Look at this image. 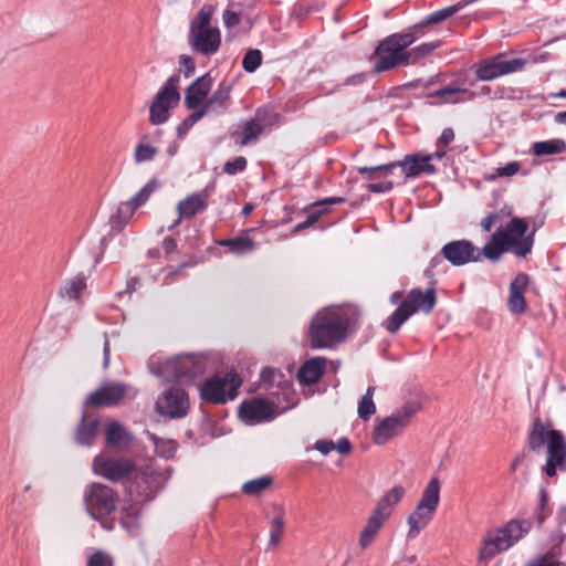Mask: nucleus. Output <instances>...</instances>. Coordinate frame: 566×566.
Returning a JSON list of instances; mask_svg holds the SVG:
<instances>
[{"label": "nucleus", "mask_w": 566, "mask_h": 566, "mask_svg": "<svg viewBox=\"0 0 566 566\" xmlns=\"http://www.w3.org/2000/svg\"><path fill=\"white\" fill-rule=\"evenodd\" d=\"M260 382L266 398L253 397L239 406V418L248 426L272 421L300 402L292 379L283 373L269 366L263 367Z\"/></svg>", "instance_id": "1"}, {"label": "nucleus", "mask_w": 566, "mask_h": 566, "mask_svg": "<svg viewBox=\"0 0 566 566\" xmlns=\"http://www.w3.org/2000/svg\"><path fill=\"white\" fill-rule=\"evenodd\" d=\"M418 30L419 27L415 25L407 32L392 33L382 39L373 54V59L376 60L374 71H390L427 60L441 42H427L411 48L419 39Z\"/></svg>", "instance_id": "2"}, {"label": "nucleus", "mask_w": 566, "mask_h": 566, "mask_svg": "<svg viewBox=\"0 0 566 566\" xmlns=\"http://www.w3.org/2000/svg\"><path fill=\"white\" fill-rule=\"evenodd\" d=\"M356 306L343 310H322L311 319L307 338L312 349H331L343 343L348 334L356 331L360 322Z\"/></svg>", "instance_id": "3"}, {"label": "nucleus", "mask_w": 566, "mask_h": 566, "mask_svg": "<svg viewBox=\"0 0 566 566\" xmlns=\"http://www.w3.org/2000/svg\"><path fill=\"white\" fill-rule=\"evenodd\" d=\"M528 231V222L524 218L513 217L505 228H499L480 250L481 259L497 262L502 254L512 252L517 258H526L533 250V239L525 237Z\"/></svg>", "instance_id": "4"}, {"label": "nucleus", "mask_w": 566, "mask_h": 566, "mask_svg": "<svg viewBox=\"0 0 566 566\" xmlns=\"http://www.w3.org/2000/svg\"><path fill=\"white\" fill-rule=\"evenodd\" d=\"M552 423H543L539 417L533 420L532 429L527 433V446L533 452H538L547 446V455L542 471L547 478H554L557 471L566 472V441L562 431L548 429Z\"/></svg>", "instance_id": "5"}, {"label": "nucleus", "mask_w": 566, "mask_h": 566, "mask_svg": "<svg viewBox=\"0 0 566 566\" xmlns=\"http://www.w3.org/2000/svg\"><path fill=\"white\" fill-rule=\"evenodd\" d=\"M207 358L202 355L179 354L160 360L151 356L148 360L149 371L165 382L192 384L207 370Z\"/></svg>", "instance_id": "6"}, {"label": "nucleus", "mask_w": 566, "mask_h": 566, "mask_svg": "<svg viewBox=\"0 0 566 566\" xmlns=\"http://www.w3.org/2000/svg\"><path fill=\"white\" fill-rule=\"evenodd\" d=\"M172 471V468H163L155 462H149L139 468L136 467L127 486L129 494H135L140 503L151 502L165 489Z\"/></svg>", "instance_id": "7"}, {"label": "nucleus", "mask_w": 566, "mask_h": 566, "mask_svg": "<svg viewBox=\"0 0 566 566\" xmlns=\"http://www.w3.org/2000/svg\"><path fill=\"white\" fill-rule=\"evenodd\" d=\"M118 494L111 486L93 482L88 484L83 494V503L87 514L95 521H98L103 528L112 531L115 526V520L112 517L116 513Z\"/></svg>", "instance_id": "8"}, {"label": "nucleus", "mask_w": 566, "mask_h": 566, "mask_svg": "<svg viewBox=\"0 0 566 566\" xmlns=\"http://www.w3.org/2000/svg\"><path fill=\"white\" fill-rule=\"evenodd\" d=\"M213 13L212 4H203L189 28L190 46L193 51L208 56L217 53L221 45L220 30L217 27H211Z\"/></svg>", "instance_id": "9"}, {"label": "nucleus", "mask_w": 566, "mask_h": 566, "mask_svg": "<svg viewBox=\"0 0 566 566\" xmlns=\"http://www.w3.org/2000/svg\"><path fill=\"white\" fill-rule=\"evenodd\" d=\"M418 409L419 405L417 402H406L400 409L385 417L374 428L373 442L382 446L400 434Z\"/></svg>", "instance_id": "10"}, {"label": "nucleus", "mask_w": 566, "mask_h": 566, "mask_svg": "<svg viewBox=\"0 0 566 566\" xmlns=\"http://www.w3.org/2000/svg\"><path fill=\"white\" fill-rule=\"evenodd\" d=\"M179 80V73L172 74L155 95L149 106V122L151 125L159 126L169 119L170 106L180 101L177 87Z\"/></svg>", "instance_id": "11"}, {"label": "nucleus", "mask_w": 566, "mask_h": 566, "mask_svg": "<svg viewBox=\"0 0 566 566\" xmlns=\"http://www.w3.org/2000/svg\"><path fill=\"white\" fill-rule=\"evenodd\" d=\"M548 52L537 49L525 56L506 59L505 53L484 59L474 65L475 71H516L548 59Z\"/></svg>", "instance_id": "12"}, {"label": "nucleus", "mask_w": 566, "mask_h": 566, "mask_svg": "<svg viewBox=\"0 0 566 566\" xmlns=\"http://www.w3.org/2000/svg\"><path fill=\"white\" fill-rule=\"evenodd\" d=\"M93 468L96 474L113 482H120L130 479L136 471L135 461L127 458H114L97 455L93 460Z\"/></svg>", "instance_id": "13"}, {"label": "nucleus", "mask_w": 566, "mask_h": 566, "mask_svg": "<svg viewBox=\"0 0 566 566\" xmlns=\"http://www.w3.org/2000/svg\"><path fill=\"white\" fill-rule=\"evenodd\" d=\"M156 411L169 419L184 418L189 410V397L185 389L170 387L166 389L155 403Z\"/></svg>", "instance_id": "14"}, {"label": "nucleus", "mask_w": 566, "mask_h": 566, "mask_svg": "<svg viewBox=\"0 0 566 566\" xmlns=\"http://www.w3.org/2000/svg\"><path fill=\"white\" fill-rule=\"evenodd\" d=\"M227 386V378H220L218 376L208 378L201 386L200 398L211 403H224L228 400H232L237 397L238 388L241 386V379L238 377L231 378L228 395L226 394Z\"/></svg>", "instance_id": "15"}, {"label": "nucleus", "mask_w": 566, "mask_h": 566, "mask_svg": "<svg viewBox=\"0 0 566 566\" xmlns=\"http://www.w3.org/2000/svg\"><path fill=\"white\" fill-rule=\"evenodd\" d=\"M442 254L452 266H463L481 261V253L472 241L467 239L452 240L443 244Z\"/></svg>", "instance_id": "16"}, {"label": "nucleus", "mask_w": 566, "mask_h": 566, "mask_svg": "<svg viewBox=\"0 0 566 566\" xmlns=\"http://www.w3.org/2000/svg\"><path fill=\"white\" fill-rule=\"evenodd\" d=\"M88 406L82 405L81 418L74 429V442L84 448H92L97 439L101 421L97 415L88 411Z\"/></svg>", "instance_id": "17"}, {"label": "nucleus", "mask_w": 566, "mask_h": 566, "mask_svg": "<svg viewBox=\"0 0 566 566\" xmlns=\"http://www.w3.org/2000/svg\"><path fill=\"white\" fill-rule=\"evenodd\" d=\"M125 392L126 386L122 382H104L83 403L88 407H114L123 400Z\"/></svg>", "instance_id": "18"}, {"label": "nucleus", "mask_w": 566, "mask_h": 566, "mask_svg": "<svg viewBox=\"0 0 566 566\" xmlns=\"http://www.w3.org/2000/svg\"><path fill=\"white\" fill-rule=\"evenodd\" d=\"M431 155L420 153L408 154L403 159L397 160L400 175L403 176L402 184H405L407 179L416 178L421 174H434L437 168L431 164Z\"/></svg>", "instance_id": "19"}, {"label": "nucleus", "mask_w": 566, "mask_h": 566, "mask_svg": "<svg viewBox=\"0 0 566 566\" xmlns=\"http://www.w3.org/2000/svg\"><path fill=\"white\" fill-rule=\"evenodd\" d=\"M512 546V541L509 539L503 527L489 531L482 541V545L479 551V558L481 560H490L495 555L507 551Z\"/></svg>", "instance_id": "20"}, {"label": "nucleus", "mask_w": 566, "mask_h": 566, "mask_svg": "<svg viewBox=\"0 0 566 566\" xmlns=\"http://www.w3.org/2000/svg\"><path fill=\"white\" fill-rule=\"evenodd\" d=\"M528 275L526 273H518L510 283V294L507 306L512 314L520 315L526 311L527 303L525 298V291L528 284Z\"/></svg>", "instance_id": "21"}, {"label": "nucleus", "mask_w": 566, "mask_h": 566, "mask_svg": "<svg viewBox=\"0 0 566 566\" xmlns=\"http://www.w3.org/2000/svg\"><path fill=\"white\" fill-rule=\"evenodd\" d=\"M211 73H202L195 82L187 88L185 95V104L189 109H195L202 106L206 102L208 93L212 85Z\"/></svg>", "instance_id": "22"}, {"label": "nucleus", "mask_w": 566, "mask_h": 566, "mask_svg": "<svg viewBox=\"0 0 566 566\" xmlns=\"http://www.w3.org/2000/svg\"><path fill=\"white\" fill-rule=\"evenodd\" d=\"M327 359L315 356L305 360L297 371V379L303 386H312L322 378L326 370Z\"/></svg>", "instance_id": "23"}, {"label": "nucleus", "mask_w": 566, "mask_h": 566, "mask_svg": "<svg viewBox=\"0 0 566 566\" xmlns=\"http://www.w3.org/2000/svg\"><path fill=\"white\" fill-rule=\"evenodd\" d=\"M405 301L409 304L410 310H415V313L422 311L424 314H429L437 303L436 290L434 287H428L422 292L415 287L409 291Z\"/></svg>", "instance_id": "24"}, {"label": "nucleus", "mask_w": 566, "mask_h": 566, "mask_svg": "<svg viewBox=\"0 0 566 566\" xmlns=\"http://www.w3.org/2000/svg\"><path fill=\"white\" fill-rule=\"evenodd\" d=\"M132 433L116 420H111L105 430V442L117 450L128 449L132 444Z\"/></svg>", "instance_id": "25"}, {"label": "nucleus", "mask_w": 566, "mask_h": 566, "mask_svg": "<svg viewBox=\"0 0 566 566\" xmlns=\"http://www.w3.org/2000/svg\"><path fill=\"white\" fill-rule=\"evenodd\" d=\"M387 520L386 515L379 512V509L373 510L370 516L367 518L366 525L359 534L358 543L363 549L367 548L374 542Z\"/></svg>", "instance_id": "26"}, {"label": "nucleus", "mask_w": 566, "mask_h": 566, "mask_svg": "<svg viewBox=\"0 0 566 566\" xmlns=\"http://www.w3.org/2000/svg\"><path fill=\"white\" fill-rule=\"evenodd\" d=\"M436 511L429 510L420 504H417L415 510L408 516L409 530L407 533L408 538H416L420 531L423 530L433 518Z\"/></svg>", "instance_id": "27"}, {"label": "nucleus", "mask_w": 566, "mask_h": 566, "mask_svg": "<svg viewBox=\"0 0 566 566\" xmlns=\"http://www.w3.org/2000/svg\"><path fill=\"white\" fill-rule=\"evenodd\" d=\"M251 231H253V229H249L234 238L221 239L217 243L220 247L228 248L229 251L234 255H247L251 253L255 247L254 240L248 235V233Z\"/></svg>", "instance_id": "28"}, {"label": "nucleus", "mask_w": 566, "mask_h": 566, "mask_svg": "<svg viewBox=\"0 0 566 566\" xmlns=\"http://www.w3.org/2000/svg\"><path fill=\"white\" fill-rule=\"evenodd\" d=\"M430 97H439L447 104L464 103L472 99V94L459 85H446L433 91Z\"/></svg>", "instance_id": "29"}, {"label": "nucleus", "mask_w": 566, "mask_h": 566, "mask_svg": "<svg viewBox=\"0 0 566 566\" xmlns=\"http://www.w3.org/2000/svg\"><path fill=\"white\" fill-rule=\"evenodd\" d=\"M140 507L135 503H128L120 507L119 524L128 533H134L140 527Z\"/></svg>", "instance_id": "30"}, {"label": "nucleus", "mask_w": 566, "mask_h": 566, "mask_svg": "<svg viewBox=\"0 0 566 566\" xmlns=\"http://www.w3.org/2000/svg\"><path fill=\"white\" fill-rule=\"evenodd\" d=\"M413 314L415 310H410L409 304L402 300L398 307L386 319L384 326L390 334H395Z\"/></svg>", "instance_id": "31"}, {"label": "nucleus", "mask_w": 566, "mask_h": 566, "mask_svg": "<svg viewBox=\"0 0 566 566\" xmlns=\"http://www.w3.org/2000/svg\"><path fill=\"white\" fill-rule=\"evenodd\" d=\"M158 154V148L151 145L150 134H143L139 136L135 146L134 161L137 165L148 163L155 159Z\"/></svg>", "instance_id": "32"}, {"label": "nucleus", "mask_w": 566, "mask_h": 566, "mask_svg": "<svg viewBox=\"0 0 566 566\" xmlns=\"http://www.w3.org/2000/svg\"><path fill=\"white\" fill-rule=\"evenodd\" d=\"M208 205L209 202H203L200 197L191 193L178 202L177 212L180 214V218L190 219L203 211Z\"/></svg>", "instance_id": "33"}, {"label": "nucleus", "mask_w": 566, "mask_h": 566, "mask_svg": "<svg viewBox=\"0 0 566 566\" xmlns=\"http://www.w3.org/2000/svg\"><path fill=\"white\" fill-rule=\"evenodd\" d=\"M403 495V486L395 485L381 496V499L376 504L375 509H379V512L381 514H385L386 518H389L392 513V509L397 503L401 501Z\"/></svg>", "instance_id": "34"}, {"label": "nucleus", "mask_w": 566, "mask_h": 566, "mask_svg": "<svg viewBox=\"0 0 566 566\" xmlns=\"http://www.w3.org/2000/svg\"><path fill=\"white\" fill-rule=\"evenodd\" d=\"M566 151V142L562 138L535 142L532 153L537 157L558 155Z\"/></svg>", "instance_id": "35"}, {"label": "nucleus", "mask_w": 566, "mask_h": 566, "mask_svg": "<svg viewBox=\"0 0 566 566\" xmlns=\"http://www.w3.org/2000/svg\"><path fill=\"white\" fill-rule=\"evenodd\" d=\"M440 501V480L437 476L430 479L422 491L421 499L418 504L437 511Z\"/></svg>", "instance_id": "36"}, {"label": "nucleus", "mask_w": 566, "mask_h": 566, "mask_svg": "<svg viewBox=\"0 0 566 566\" xmlns=\"http://www.w3.org/2000/svg\"><path fill=\"white\" fill-rule=\"evenodd\" d=\"M502 527L514 545L528 534L532 528V522L528 520L513 518Z\"/></svg>", "instance_id": "37"}, {"label": "nucleus", "mask_w": 566, "mask_h": 566, "mask_svg": "<svg viewBox=\"0 0 566 566\" xmlns=\"http://www.w3.org/2000/svg\"><path fill=\"white\" fill-rule=\"evenodd\" d=\"M515 90L505 87L503 85L494 84H483L476 87V91L470 92L472 94V98L475 96H489L491 99H500L504 97H513Z\"/></svg>", "instance_id": "38"}, {"label": "nucleus", "mask_w": 566, "mask_h": 566, "mask_svg": "<svg viewBox=\"0 0 566 566\" xmlns=\"http://www.w3.org/2000/svg\"><path fill=\"white\" fill-rule=\"evenodd\" d=\"M262 132L263 128L261 124L258 122V119L252 118L243 125L241 132L237 130L232 134V136L239 135L241 137L239 142L240 145L245 146L256 140Z\"/></svg>", "instance_id": "39"}, {"label": "nucleus", "mask_w": 566, "mask_h": 566, "mask_svg": "<svg viewBox=\"0 0 566 566\" xmlns=\"http://www.w3.org/2000/svg\"><path fill=\"white\" fill-rule=\"evenodd\" d=\"M468 4L467 1L458 2L453 6L446 7L443 9H440L431 14H429L426 20L421 23V25H428V24H438L447 19L451 18L455 13H458L460 10H462Z\"/></svg>", "instance_id": "40"}, {"label": "nucleus", "mask_w": 566, "mask_h": 566, "mask_svg": "<svg viewBox=\"0 0 566 566\" xmlns=\"http://www.w3.org/2000/svg\"><path fill=\"white\" fill-rule=\"evenodd\" d=\"M159 187L160 182L156 178H153L127 201L137 210L147 202L150 195Z\"/></svg>", "instance_id": "41"}, {"label": "nucleus", "mask_w": 566, "mask_h": 566, "mask_svg": "<svg viewBox=\"0 0 566 566\" xmlns=\"http://www.w3.org/2000/svg\"><path fill=\"white\" fill-rule=\"evenodd\" d=\"M150 440L155 446L157 455L164 459H172L177 452L178 443L171 439H163L156 434H150Z\"/></svg>", "instance_id": "42"}, {"label": "nucleus", "mask_w": 566, "mask_h": 566, "mask_svg": "<svg viewBox=\"0 0 566 566\" xmlns=\"http://www.w3.org/2000/svg\"><path fill=\"white\" fill-rule=\"evenodd\" d=\"M552 511L548 506V492L545 485L539 486L538 503L534 511V518L537 527H542L545 520L551 515Z\"/></svg>", "instance_id": "43"}, {"label": "nucleus", "mask_w": 566, "mask_h": 566, "mask_svg": "<svg viewBox=\"0 0 566 566\" xmlns=\"http://www.w3.org/2000/svg\"><path fill=\"white\" fill-rule=\"evenodd\" d=\"M273 483V479L270 475H262L253 480L247 481L242 484V493L251 496H258Z\"/></svg>", "instance_id": "44"}, {"label": "nucleus", "mask_w": 566, "mask_h": 566, "mask_svg": "<svg viewBox=\"0 0 566 566\" xmlns=\"http://www.w3.org/2000/svg\"><path fill=\"white\" fill-rule=\"evenodd\" d=\"M136 209L128 201L120 202L115 213L111 216L109 222L113 228L122 229L133 217Z\"/></svg>", "instance_id": "45"}, {"label": "nucleus", "mask_w": 566, "mask_h": 566, "mask_svg": "<svg viewBox=\"0 0 566 566\" xmlns=\"http://www.w3.org/2000/svg\"><path fill=\"white\" fill-rule=\"evenodd\" d=\"M231 92V85L227 83H220L217 90L210 95L206 103L201 106L208 109V114L213 111L214 105L222 106L229 98Z\"/></svg>", "instance_id": "46"}, {"label": "nucleus", "mask_w": 566, "mask_h": 566, "mask_svg": "<svg viewBox=\"0 0 566 566\" xmlns=\"http://www.w3.org/2000/svg\"><path fill=\"white\" fill-rule=\"evenodd\" d=\"M208 114V109L199 107L190 113L185 119H182L177 128L176 133L178 138L182 139L189 132V129L201 118H203Z\"/></svg>", "instance_id": "47"}, {"label": "nucleus", "mask_w": 566, "mask_h": 566, "mask_svg": "<svg viewBox=\"0 0 566 566\" xmlns=\"http://www.w3.org/2000/svg\"><path fill=\"white\" fill-rule=\"evenodd\" d=\"M304 211L307 212V217L305 218L304 221L297 223L294 227V232H300L301 230L312 227L314 223H316L319 220V218L322 216L327 213V208H323V209L318 210V209L312 208L310 205L304 209Z\"/></svg>", "instance_id": "48"}, {"label": "nucleus", "mask_w": 566, "mask_h": 566, "mask_svg": "<svg viewBox=\"0 0 566 566\" xmlns=\"http://www.w3.org/2000/svg\"><path fill=\"white\" fill-rule=\"evenodd\" d=\"M262 63V53L258 49H250L242 61L244 71H255Z\"/></svg>", "instance_id": "49"}, {"label": "nucleus", "mask_w": 566, "mask_h": 566, "mask_svg": "<svg viewBox=\"0 0 566 566\" xmlns=\"http://www.w3.org/2000/svg\"><path fill=\"white\" fill-rule=\"evenodd\" d=\"M86 287L85 277L78 275L70 281V283L65 286V294L73 300L80 298L82 292Z\"/></svg>", "instance_id": "50"}, {"label": "nucleus", "mask_w": 566, "mask_h": 566, "mask_svg": "<svg viewBox=\"0 0 566 566\" xmlns=\"http://www.w3.org/2000/svg\"><path fill=\"white\" fill-rule=\"evenodd\" d=\"M398 168L397 161H390L378 166H364L358 167L357 172L359 175H367L371 172H382L385 175H395V170Z\"/></svg>", "instance_id": "51"}, {"label": "nucleus", "mask_w": 566, "mask_h": 566, "mask_svg": "<svg viewBox=\"0 0 566 566\" xmlns=\"http://www.w3.org/2000/svg\"><path fill=\"white\" fill-rule=\"evenodd\" d=\"M284 533V522L282 516H276L271 521L269 545H276Z\"/></svg>", "instance_id": "52"}, {"label": "nucleus", "mask_w": 566, "mask_h": 566, "mask_svg": "<svg viewBox=\"0 0 566 566\" xmlns=\"http://www.w3.org/2000/svg\"><path fill=\"white\" fill-rule=\"evenodd\" d=\"M358 417L364 420V421H367L370 419V417L376 412V405L374 402V399H370V397L368 396V398H364L361 397L359 402H358Z\"/></svg>", "instance_id": "53"}, {"label": "nucleus", "mask_w": 566, "mask_h": 566, "mask_svg": "<svg viewBox=\"0 0 566 566\" xmlns=\"http://www.w3.org/2000/svg\"><path fill=\"white\" fill-rule=\"evenodd\" d=\"M248 160L243 156H238L233 160H229L223 165V172L234 176L247 169Z\"/></svg>", "instance_id": "54"}, {"label": "nucleus", "mask_w": 566, "mask_h": 566, "mask_svg": "<svg viewBox=\"0 0 566 566\" xmlns=\"http://www.w3.org/2000/svg\"><path fill=\"white\" fill-rule=\"evenodd\" d=\"M525 566H566L557 560L553 555L541 554L531 558Z\"/></svg>", "instance_id": "55"}, {"label": "nucleus", "mask_w": 566, "mask_h": 566, "mask_svg": "<svg viewBox=\"0 0 566 566\" xmlns=\"http://www.w3.org/2000/svg\"><path fill=\"white\" fill-rule=\"evenodd\" d=\"M86 566H114V560L109 554L97 551L90 556Z\"/></svg>", "instance_id": "56"}, {"label": "nucleus", "mask_w": 566, "mask_h": 566, "mask_svg": "<svg viewBox=\"0 0 566 566\" xmlns=\"http://www.w3.org/2000/svg\"><path fill=\"white\" fill-rule=\"evenodd\" d=\"M444 261H446V256L442 254V249H441L439 253H437L436 255H433L430 259L428 266L423 271L424 276L429 277V279L434 276V271L437 269H439L440 266H442L444 264Z\"/></svg>", "instance_id": "57"}, {"label": "nucleus", "mask_w": 566, "mask_h": 566, "mask_svg": "<svg viewBox=\"0 0 566 566\" xmlns=\"http://www.w3.org/2000/svg\"><path fill=\"white\" fill-rule=\"evenodd\" d=\"M520 170V164L517 161L507 163L505 166L497 167L495 172L492 175V179L502 177H512Z\"/></svg>", "instance_id": "58"}, {"label": "nucleus", "mask_w": 566, "mask_h": 566, "mask_svg": "<svg viewBox=\"0 0 566 566\" xmlns=\"http://www.w3.org/2000/svg\"><path fill=\"white\" fill-rule=\"evenodd\" d=\"M528 222V227H532V231L530 233H525V237H531L533 239V243L535 242V233L545 224L546 214L544 212H539L534 217H531L530 220L524 219Z\"/></svg>", "instance_id": "59"}, {"label": "nucleus", "mask_w": 566, "mask_h": 566, "mask_svg": "<svg viewBox=\"0 0 566 566\" xmlns=\"http://www.w3.org/2000/svg\"><path fill=\"white\" fill-rule=\"evenodd\" d=\"M394 181L384 180L379 182L369 184L367 188L373 193H388L394 189Z\"/></svg>", "instance_id": "60"}, {"label": "nucleus", "mask_w": 566, "mask_h": 566, "mask_svg": "<svg viewBox=\"0 0 566 566\" xmlns=\"http://www.w3.org/2000/svg\"><path fill=\"white\" fill-rule=\"evenodd\" d=\"M345 201H346L345 197H326V198L319 199V200L311 203V207L318 209V210L323 209V208L328 209V206L344 203Z\"/></svg>", "instance_id": "61"}, {"label": "nucleus", "mask_w": 566, "mask_h": 566, "mask_svg": "<svg viewBox=\"0 0 566 566\" xmlns=\"http://www.w3.org/2000/svg\"><path fill=\"white\" fill-rule=\"evenodd\" d=\"M222 18H223V22H224L226 28L229 29V30L238 27L240 21H241L240 13H238L235 11H232V10H229V9L224 10V12L222 14Z\"/></svg>", "instance_id": "62"}, {"label": "nucleus", "mask_w": 566, "mask_h": 566, "mask_svg": "<svg viewBox=\"0 0 566 566\" xmlns=\"http://www.w3.org/2000/svg\"><path fill=\"white\" fill-rule=\"evenodd\" d=\"M500 220L497 212L493 211L488 213L481 221V227L484 232H490L493 226Z\"/></svg>", "instance_id": "63"}, {"label": "nucleus", "mask_w": 566, "mask_h": 566, "mask_svg": "<svg viewBox=\"0 0 566 566\" xmlns=\"http://www.w3.org/2000/svg\"><path fill=\"white\" fill-rule=\"evenodd\" d=\"M17 516L10 515L7 520V534L18 543L19 525L17 523Z\"/></svg>", "instance_id": "64"}]
</instances>
